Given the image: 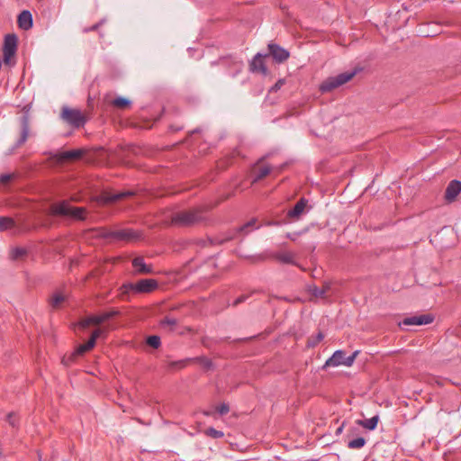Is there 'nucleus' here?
Returning <instances> with one entry per match:
<instances>
[{
	"instance_id": "7ed1b4c3",
	"label": "nucleus",
	"mask_w": 461,
	"mask_h": 461,
	"mask_svg": "<svg viewBox=\"0 0 461 461\" xmlns=\"http://www.w3.org/2000/svg\"><path fill=\"white\" fill-rule=\"evenodd\" d=\"M50 212L55 216L71 217L77 220H84L86 210L83 207L70 206L68 201H61L50 206Z\"/></svg>"
},
{
	"instance_id": "9d476101",
	"label": "nucleus",
	"mask_w": 461,
	"mask_h": 461,
	"mask_svg": "<svg viewBox=\"0 0 461 461\" xmlns=\"http://www.w3.org/2000/svg\"><path fill=\"white\" fill-rule=\"evenodd\" d=\"M268 50L273 59L278 63L285 61L290 56L288 50L275 43L268 44Z\"/></svg>"
},
{
	"instance_id": "37998d69",
	"label": "nucleus",
	"mask_w": 461,
	"mask_h": 461,
	"mask_svg": "<svg viewBox=\"0 0 461 461\" xmlns=\"http://www.w3.org/2000/svg\"><path fill=\"white\" fill-rule=\"evenodd\" d=\"M283 84V81L282 80H279L274 86L275 89H278L280 88V86H282Z\"/></svg>"
},
{
	"instance_id": "f3484780",
	"label": "nucleus",
	"mask_w": 461,
	"mask_h": 461,
	"mask_svg": "<svg viewBox=\"0 0 461 461\" xmlns=\"http://www.w3.org/2000/svg\"><path fill=\"white\" fill-rule=\"evenodd\" d=\"M67 298L68 294L64 290L59 289L50 296V304L52 308H60Z\"/></svg>"
},
{
	"instance_id": "e433bc0d",
	"label": "nucleus",
	"mask_w": 461,
	"mask_h": 461,
	"mask_svg": "<svg viewBox=\"0 0 461 461\" xmlns=\"http://www.w3.org/2000/svg\"><path fill=\"white\" fill-rule=\"evenodd\" d=\"M216 410L221 415H225L230 411V408L227 403L220 404L219 406H217Z\"/></svg>"
},
{
	"instance_id": "c9c22d12",
	"label": "nucleus",
	"mask_w": 461,
	"mask_h": 461,
	"mask_svg": "<svg viewBox=\"0 0 461 461\" xmlns=\"http://www.w3.org/2000/svg\"><path fill=\"white\" fill-rule=\"evenodd\" d=\"M26 251L23 248H15L12 249L11 257L13 259H17L23 255H25Z\"/></svg>"
},
{
	"instance_id": "f257e3e1",
	"label": "nucleus",
	"mask_w": 461,
	"mask_h": 461,
	"mask_svg": "<svg viewBox=\"0 0 461 461\" xmlns=\"http://www.w3.org/2000/svg\"><path fill=\"white\" fill-rule=\"evenodd\" d=\"M158 286V281L151 278L141 279L136 283H125L119 289V296L122 300H130L133 295L149 294Z\"/></svg>"
},
{
	"instance_id": "6ab92c4d",
	"label": "nucleus",
	"mask_w": 461,
	"mask_h": 461,
	"mask_svg": "<svg viewBox=\"0 0 461 461\" xmlns=\"http://www.w3.org/2000/svg\"><path fill=\"white\" fill-rule=\"evenodd\" d=\"M82 149H72L58 153L55 157L59 161L75 160L82 157Z\"/></svg>"
},
{
	"instance_id": "cd10ccee",
	"label": "nucleus",
	"mask_w": 461,
	"mask_h": 461,
	"mask_svg": "<svg viewBox=\"0 0 461 461\" xmlns=\"http://www.w3.org/2000/svg\"><path fill=\"white\" fill-rule=\"evenodd\" d=\"M365 444L366 439L363 437H359L352 440H349L348 442V447L350 449H360L365 446Z\"/></svg>"
},
{
	"instance_id": "a878e982",
	"label": "nucleus",
	"mask_w": 461,
	"mask_h": 461,
	"mask_svg": "<svg viewBox=\"0 0 461 461\" xmlns=\"http://www.w3.org/2000/svg\"><path fill=\"white\" fill-rule=\"evenodd\" d=\"M276 259L285 264H294V254L290 251L279 252L276 256Z\"/></svg>"
},
{
	"instance_id": "79ce46f5",
	"label": "nucleus",
	"mask_w": 461,
	"mask_h": 461,
	"mask_svg": "<svg viewBox=\"0 0 461 461\" xmlns=\"http://www.w3.org/2000/svg\"><path fill=\"white\" fill-rule=\"evenodd\" d=\"M100 23H96L95 25H93L90 29L88 30H85L86 32H88V31H95L96 30L98 27H99Z\"/></svg>"
},
{
	"instance_id": "4be33fe9",
	"label": "nucleus",
	"mask_w": 461,
	"mask_h": 461,
	"mask_svg": "<svg viewBox=\"0 0 461 461\" xmlns=\"http://www.w3.org/2000/svg\"><path fill=\"white\" fill-rule=\"evenodd\" d=\"M21 125H22V131H21V136L16 143L17 147L23 145L27 140L28 136H29V131H30L29 121L26 116H23L22 121H21Z\"/></svg>"
},
{
	"instance_id": "72a5a7b5",
	"label": "nucleus",
	"mask_w": 461,
	"mask_h": 461,
	"mask_svg": "<svg viewBox=\"0 0 461 461\" xmlns=\"http://www.w3.org/2000/svg\"><path fill=\"white\" fill-rule=\"evenodd\" d=\"M131 104L130 100L123 97H117L113 101V104L116 107H124Z\"/></svg>"
},
{
	"instance_id": "a211bd4d",
	"label": "nucleus",
	"mask_w": 461,
	"mask_h": 461,
	"mask_svg": "<svg viewBox=\"0 0 461 461\" xmlns=\"http://www.w3.org/2000/svg\"><path fill=\"white\" fill-rule=\"evenodd\" d=\"M307 200L304 198L300 199L295 205L287 212V217L292 219H298L305 210Z\"/></svg>"
},
{
	"instance_id": "4c0bfd02",
	"label": "nucleus",
	"mask_w": 461,
	"mask_h": 461,
	"mask_svg": "<svg viewBox=\"0 0 461 461\" xmlns=\"http://www.w3.org/2000/svg\"><path fill=\"white\" fill-rule=\"evenodd\" d=\"M306 230H303V231H298V232H288L286 233V238H288L289 240H293V241H295L297 240L298 237L300 235H302L303 233H304Z\"/></svg>"
},
{
	"instance_id": "c85d7f7f",
	"label": "nucleus",
	"mask_w": 461,
	"mask_h": 461,
	"mask_svg": "<svg viewBox=\"0 0 461 461\" xmlns=\"http://www.w3.org/2000/svg\"><path fill=\"white\" fill-rule=\"evenodd\" d=\"M271 171V168L267 166H264V167H261L258 168V173H257V176L254 179V182L256 181H258L262 178H264L265 176H267Z\"/></svg>"
},
{
	"instance_id": "bb28decb",
	"label": "nucleus",
	"mask_w": 461,
	"mask_h": 461,
	"mask_svg": "<svg viewBox=\"0 0 461 461\" xmlns=\"http://www.w3.org/2000/svg\"><path fill=\"white\" fill-rule=\"evenodd\" d=\"M256 224H257V220L252 219V220L249 221L247 223L243 224L241 227H240L238 230L247 234V233L250 232L252 230H256V229L259 228V226L256 225Z\"/></svg>"
},
{
	"instance_id": "f03ea898",
	"label": "nucleus",
	"mask_w": 461,
	"mask_h": 461,
	"mask_svg": "<svg viewBox=\"0 0 461 461\" xmlns=\"http://www.w3.org/2000/svg\"><path fill=\"white\" fill-rule=\"evenodd\" d=\"M97 236L109 239L116 241H135L140 239L141 233L132 229H120L115 230H109L106 229H99Z\"/></svg>"
},
{
	"instance_id": "f8f14e48",
	"label": "nucleus",
	"mask_w": 461,
	"mask_h": 461,
	"mask_svg": "<svg viewBox=\"0 0 461 461\" xmlns=\"http://www.w3.org/2000/svg\"><path fill=\"white\" fill-rule=\"evenodd\" d=\"M461 192V181L452 180L447 185L445 192V199L447 202L454 201Z\"/></svg>"
},
{
	"instance_id": "6e6552de",
	"label": "nucleus",
	"mask_w": 461,
	"mask_h": 461,
	"mask_svg": "<svg viewBox=\"0 0 461 461\" xmlns=\"http://www.w3.org/2000/svg\"><path fill=\"white\" fill-rule=\"evenodd\" d=\"M62 118L77 128L83 126L86 122L84 115L77 109L64 108L62 110Z\"/></svg>"
},
{
	"instance_id": "ea45409f",
	"label": "nucleus",
	"mask_w": 461,
	"mask_h": 461,
	"mask_svg": "<svg viewBox=\"0 0 461 461\" xmlns=\"http://www.w3.org/2000/svg\"><path fill=\"white\" fill-rule=\"evenodd\" d=\"M12 176L8 174L0 176V184H5L11 179Z\"/></svg>"
},
{
	"instance_id": "473e14b6",
	"label": "nucleus",
	"mask_w": 461,
	"mask_h": 461,
	"mask_svg": "<svg viewBox=\"0 0 461 461\" xmlns=\"http://www.w3.org/2000/svg\"><path fill=\"white\" fill-rule=\"evenodd\" d=\"M324 338V335L321 332H319L316 338H310L307 342V346L310 348L315 347L320 341H321Z\"/></svg>"
},
{
	"instance_id": "a19ab883",
	"label": "nucleus",
	"mask_w": 461,
	"mask_h": 461,
	"mask_svg": "<svg viewBox=\"0 0 461 461\" xmlns=\"http://www.w3.org/2000/svg\"><path fill=\"white\" fill-rule=\"evenodd\" d=\"M345 422H343L337 429H336V435H340L344 429Z\"/></svg>"
},
{
	"instance_id": "1a4fd4ad",
	"label": "nucleus",
	"mask_w": 461,
	"mask_h": 461,
	"mask_svg": "<svg viewBox=\"0 0 461 461\" xmlns=\"http://www.w3.org/2000/svg\"><path fill=\"white\" fill-rule=\"evenodd\" d=\"M106 330L103 328H96L91 334L90 339L87 342L84 344H80L75 350V355H83L86 352L91 350L95 345V341L98 338L104 336Z\"/></svg>"
},
{
	"instance_id": "2f4dec72",
	"label": "nucleus",
	"mask_w": 461,
	"mask_h": 461,
	"mask_svg": "<svg viewBox=\"0 0 461 461\" xmlns=\"http://www.w3.org/2000/svg\"><path fill=\"white\" fill-rule=\"evenodd\" d=\"M175 325H176V319H163L160 321V327L163 329L171 330Z\"/></svg>"
},
{
	"instance_id": "4468645a",
	"label": "nucleus",
	"mask_w": 461,
	"mask_h": 461,
	"mask_svg": "<svg viewBox=\"0 0 461 461\" xmlns=\"http://www.w3.org/2000/svg\"><path fill=\"white\" fill-rule=\"evenodd\" d=\"M267 55L263 56L262 54L258 53L253 58L252 61L250 62V69H251V71L258 72V73H261L263 75H267V67L265 65V62H264V58Z\"/></svg>"
},
{
	"instance_id": "423d86ee",
	"label": "nucleus",
	"mask_w": 461,
	"mask_h": 461,
	"mask_svg": "<svg viewBox=\"0 0 461 461\" xmlns=\"http://www.w3.org/2000/svg\"><path fill=\"white\" fill-rule=\"evenodd\" d=\"M358 353L359 351L356 350L350 356L346 357V353L343 350H337L326 360L323 367H335L339 366H351Z\"/></svg>"
},
{
	"instance_id": "39448f33",
	"label": "nucleus",
	"mask_w": 461,
	"mask_h": 461,
	"mask_svg": "<svg viewBox=\"0 0 461 461\" xmlns=\"http://www.w3.org/2000/svg\"><path fill=\"white\" fill-rule=\"evenodd\" d=\"M202 220V212L199 209L177 212L172 216V223L180 226L192 225Z\"/></svg>"
},
{
	"instance_id": "7c9ffc66",
	"label": "nucleus",
	"mask_w": 461,
	"mask_h": 461,
	"mask_svg": "<svg viewBox=\"0 0 461 461\" xmlns=\"http://www.w3.org/2000/svg\"><path fill=\"white\" fill-rule=\"evenodd\" d=\"M205 434L212 438H221L224 436V433L221 430H217L214 428H209L205 430Z\"/></svg>"
},
{
	"instance_id": "2eb2a0df",
	"label": "nucleus",
	"mask_w": 461,
	"mask_h": 461,
	"mask_svg": "<svg viewBox=\"0 0 461 461\" xmlns=\"http://www.w3.org/2000/svg\"><path fill=\"white\" fill-rule=\"evenodd\" d=\"M132 267H134L136 274L144 275L152 273V267L147 265L142 257H136L133 258Z\"/></svg>"
},
{
	"instance_id": "20e7f679",
	"label": "nucleus",
	"mask_w": 461,
	"mask_h": 461,
	"mask_svg": "<svg viewBox=\"0 0 461 461\" xmlns=\"http://www.w3.org/2000/svg\"><path fill=\"white\" fill-rule=\"evenodd\" d=\"M356 70L347 71L340 73L337 76L330 77L326 80H324L320 86V90L321 93L330 92L335 88L343 86L349 80H351L356 75Z\"/></svg>"
},
{
	"instance_id": "9b49d317",
	"label": "nucleus",
	"mask_w": 461,
	"mask_h": 461,
	"mask_svg": "<svg viewBox=\"0 0 461 461\" xmlns=\"http://www.w3.org/2000/svg\"><path fill=\"white\" fill-rule=\"evenodd\" d=\"M189 362L198 363L199 365L203 366L206 369H210L212 365V361L209 358H207L206 357L201 356V357H196L194 358H186V359L180 360L177 362H172L171 366H176L182 368V367H185L186 366V364Z\"/></svg>"
},
{
	"instance_id": "f704fd0d",
	"label": "nucleus",
	"mask_w": 461,
	"mask_h": 461,
	"mask_svg": "<svg viewBox=\"0 0 461 461\" xmlns=\"http://www.w3.org/2000/svg\"><path fill=\"white\" fill-rule=\"evenodd\" d=\"M258 291L257 290H252L249 294H243L241 295H240L238 298H236L233 302V305H238L239 303H243L245 302L249 296H251L252 294H256Z\"/></svg>"
},
{
	"instance_id": "dca6fc26",
	"label": "nucleus",
	"mask_w": 461,
	"mask_h": 461,
	"mask_svg": "<svg viewBox=\"0 0 461 461\" xmlns=\"http://www.w3.org/2000/svg\"><path fill=\"white\" fill-rule=\"evenodd\" d=\"M18 26L23 30H29L32 27V15L30 11L21 12L17 19Z\"/></svg>"
},
{
	"instance_id": "58836bf2",
	"label": "nucleus",
	"mask_w": 461,
	"mask_h": 461,
	"mask_svg": "<svg viewBox=\"0 0 461 461\" xmlns=\"http://www.w3.org/2000/svg\"><path fill=\"white\" fill-rule=\"evenodd\" d=\"M7 421L13 426L14 427L16 425V418H15V415L14 413H9L7 415Z\"/></svg>"
},
{
	"instance_id": "49530a36",
	"label": "nucleus",
	"mask_w": 461,
	"mask_h": 461,
	"mask_svg": "<svg viewBox=\"0 0 461 461\" xmlns=\"http://www.w3.org/2000/svg\"><path fill=\"white\" fill-rule=\"evenodd\" d=\"M203 414H204L205 416H210V415H211V412H210V411H203Z\"/></svg>"
},
{
	"instance_id": "c03bdc74",
	"label": "nucleus",
	"mask_w": 461,
	"mask_h": 461,
	"mask_svg": "<svg viewBox=\"0 0 461 461\" xmlns=\"http://www.w3.org/2000/svg\"><path fill=\"white\" fill-rule=\"evenodd\" d=\"M88 317L94 318V317H98V316L97 315H89ZM100 317H111V316L108 314H105V315H101Z\"/></svg>"
},
{
	"instance_id": "5701e85b",
	"label": "nucleus",
	"mask_w": 461,
	"mask_h": 461,
	"mask_svg": "<svg viewBox=\"0 0 461 461\" xmlns=\"http://www.w3.org/2000/svg\"><path fill=\"white\" fill-rule=\"evenodd\" d=\"M15 227L16 223L13 218L0 216V231L11 230L14 232Z\"/></svg>"
},
{
	"instance_id": "393cba45",
	"label": "nucleus",
	"mask_w": 461,
	"mask_h": 461,
	"mask_svg": "<svg viewBox=\"0 0 461 461\" xmlns=\"http://www.w3.org/2000/svg\"><path fill=\"white\" fill-rule=\"evenodd\" d=\"M131 194V192H118L115 194H107L104 195V199L105 203H114Z\"/></svg>"
},
{
	"instance_id": "0eeeda50",
	"label": "nucleus",
	"mask_w": 461,
	"mask_h": 461,
	"mask_svg": "<svg viewBox=\"0 0 461 461\" xmlns=\"http://www.w3.org/2000/svg\"><path fill=\"white\" fill-rule=\"evenodd\" d=\"M17 50V36L15 34H6L4 40L3 53L4 63L6 66H14L13 58Z\"/></svg>"
},
{
	"instance_id": "de8ad7c7",
	"label": "nucleus",
	"mask_w": 461,
	"mask_h": 461,
	"mask_svg": "<svg viewBox=\"0 0 461 461\" xmlns=\"http://www.w3.org/2000/svg\"><path fill=\"white\" fill-rule=\"evenodd\" d=\"M419 317L425 318V317H431V316H430V315H429V314H428V315L423 314V315H420Z\"/></svg>"
},
{
	"instance_id": "412c9836",
	"label": "nucleus",
	"mask_w": 461,
	"mask_h": 461,
	"mask_svg": "<svg viewBox=\"0 0 461 461\" xmlns=\"http://www.w3.org/2000/svg\"><path fill=\"white\" fill-rule=\"evenodd\" d=\"M434 319H402V321L398 323L399 327L402 329H405L407 326L412 325H427L430 324Z\"/></svg>"
},
{
	"instance_id": "ddd939ff",
	"label": "nucleus",
	"mask_w": 461,
	"mask_h": 461,
	"mask_svg": "<svg viewBox=\"0 0 461 461\" xmlns=\"http://www.w3.org/2000/svg\"><path fill=\"white\" fill-rule=\"evenodd\" d=\"M104 319H80L77 322L72 323L71 328L77 332V330H84L91 326H97L102 323Z\"/></svg>"
},
{
	"instance_id": "aec40b11",
	"label": "nucleus",
	"mask_w": 461,
	"mask_h": 461,
	"mask_svg": "<svg viewBox=\"0 0 461 461\" xmlns=\"http://www.w3.org/2000/svg\"><path fill=\"white\" fill-rule=\"evenodd\" d=\"M330 284H325L323 285V287L321 288H319V287H316V286H312V287H310V293L311 294L316 298V299H325L329 296H330L331 293H330Z\"/></svg>"
},
{
	"instance_id": "a18cd8bd",
	"label": "nucleus",
	"mask_w": 461,
	"mask_h": 461,
	"mask_svg": "<svg viewBox=\"0 0 461 461\" xmlns=\"http://www.w3.org/2000/svg\"><path fill=\"white\" fill-rule=\"evenodd\" d=\"M267 225H275V226H277L279 225V222L278 221H273V222H268Z\"/></svg>"
},
{
	"instance_id": "b1692460",
	"label": "nucleus",
	"mask_w": 461,
	"mask_h": 461,
	"mask_svg": "<svg viewBox=\"0 0 461 461\" xmlns=\"http://www.w3.org/2000/svg\"><path fill=\"white\" fill-rule=\"evenodd\" d=\"M379 421L378 415H375L370 419L358 420L357 423L368 430H374Z\"/></svg>"
},
{
	"instance_id": "c756f323",
	"label": "nucleus",
	"mask_w": 461,
	"mask_h": 461,
	"mask_svg": "<svg viewBox=\"0 0 461 461\" xmlns=\"http://www.w3.org/2000/svg\"><path fill=\"white\" fill-rule=\"evenodd\" d=\"M146 341L153 348H158L161 344L160 338L157 335L148 337Z\"/></svg>"
}]
</instances>
